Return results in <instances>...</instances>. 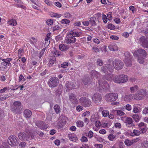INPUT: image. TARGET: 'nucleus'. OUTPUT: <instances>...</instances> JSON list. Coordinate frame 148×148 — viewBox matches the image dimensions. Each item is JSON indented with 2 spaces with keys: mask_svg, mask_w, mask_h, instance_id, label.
I'll return each instance as SVG.
<instances>
[{
  "mask_svg": "<svg viewBox=\"0 0 148 148\" xmlns=\"http://www.w3.org/2000/svg\"><path fill=\"white\" fill-rule=\"evenodd\" d=\"M141 45L145 48H148V38L144 36L141 37L139 39Z\"/></svg>",
  "mask_w": 148,
  "mask_h": 148,
  "instance_id": "11",
  "label": "nucleus"
},
{
  "mask_svg": "<svg viewBox=\"0 0 148 148\" xmlns=\"http://www.w3.org/2000/svg\"><path fill=\"white\" fill-rule=\"evenodd\" d=\"M77 126L78 127H82L84 126V122L81 121H78L76 122Z\"/></svg>",
  "mask_w": 148,
  "mask_h": 148,
  "instance_id": "39",
  "label": "nucleus"
},
{
  "mask_svg": "<svg viewBox=\"0 0 148 148\" xmlns=\"http://www.w3.org/2000/svg\"><path fill=\"white\" fill-rule=\"evenodd\" d=\"M21 103L19 101H16L14 103V112H18L21 109Z\"/></svg>",
  "mask_w": 148,
  "mask_h": 148,
  "instance_id": "14",
  "label": "nucleus"
},
{
  "mask_svg": "<svg viewBox=\"0 0 148 148\" xmlns=\"http://www.w3.org/2000/svg\"><path fill=\"white\" fill-rule=\"evenodd\" d=\"M145 57L139 56L138 59V62L140 64H142L144 62V57Z\"/></svg>",
  "mask_w": 148,
  "mask_h": 148,
  "instance_id": "43",
  "label": "nucleus"
},
{
  "mask_svg": "<svg viewBox=\"0 0 148 148\" xmlns=\"http://www.w3.org/2000/svg\"><path fill=\"white\" fill-rule=\"evenodd\" d=\"M44 2L46 4L49 6H51L53 5L52 2L49 0H45Z\"/></svg>",
  "mask_w": 148,
  "mask_h": 148,
  "instance_id": "60",
  "label": "nucleus"
},
{
  "mask_svg": "<svg viewBox=\"0 0 148 148\" xmlns=\"http://www.w3.org/2000/svg\"><path fill=\"white\" fill-rule=\"evenodd\" d=\"M60 22L63 24L66 25L70 23V21L69 20L66 19H63L60 21Z\"/></svg>",
  "mask_w": 148,
  "mask_h": 148,
  "instance_id": "36",
  "label": "nucleus"
},
{
  "mask_svg": "<svg viewBox=\"0 0 148 148\" xmlns=\"http://www.w3.org/2000/svg\"><path fill=\"white\" fill-rule=\"evenodd\" d=\"M109 111L107 110H103L102 112V116L104 117H106L109 115Z\"/></svg>",
  "mask_w": 148,
  "mask_h": 148,
  "instance_id": "38",
  "label": "nucleus"
},
{
  "mask_svg": "<svg viewBox=\"0 0 148 148\" xmlns=\"http://www.w3.org/2000/svg\"><path fill=\"white\" fill-rule=\"evenodd\" d=\"M8 142L9 145L13 146H15L18 143L16 137L14 136H11L8 138Z\"/></svg>",
  "mask_w": 148,
  "mask_h": 148,
  "instance_id": "4",
  "label": "nucleus"
},
{
  "mask_svg": "<svg viewBox=\"0 0 148 148\" xmlns=\"http://www.w3.org/2000/svg\"><path fill=\"white\" fill-rule=\"evenodd\" d=\"M79 101L85 107H88L91 105V102L90 100L87 98L82 97L79 100Z\"/></svg>",
  "mask_w": 148,
  "mask_h": 148,
  "instance_id": "5",
  "label": "nucleus"
},
{
  "mask_svg": "<svg viewBox=\"0 0 148 148\" xmlns=\"http://www.w3.org/2000/svg\"><path fill=\"white\" fill-rule=\"evenodd\" d=\"M91 74L92 76L96 77V78L98 77L99 75V73L95 70H93L91 71Z\"/></svg>",
  "mask_w": 148,
  "mask_h": 148,
  "instance_id": "32",
  "label": "nucleus"
},
{
  "mask_svg": "<svg viewBox=\"0 0 148 148\" xmlns=\"http://www.w3.org/2000/svg\"><path fill=\"white\" fill-rule=\"evenodd\" d=\"M80 140L82 142H86L88 141V140L87 137L85 136H82Z\"/></svg>",
  "mask_w": 148,
  "mask_h": 148,
  "instance_id": "50",
  "label": "nucleus"
},
{
  "mask_svg": "<svg viewBox=\"0 0 148 148\" xmlns=\"http://www.w3.org/2000/svg\"><path fill=\"white\" fill-rule=\"evenodd\" d=\"M53 23V20L49 19L46 21V23L48 25H51Z\"/></svg>",
  "mask_w": 148,
  "mask_h": 148,
  "instance_id": "47",
  "label": "nucleus"
},
{
  "mask_svg": "<svg viewBox=\"0 0 148 148\" xmlns=\"http://www.w3.org/2000/svg\"><path fill=\"white\" fill-rule=\"evenodd\" d=\"M36 126L42 130H46L48 127V125L43 122L38 121L36 124Z\"/></svg>",
  "mask_w": 148,
  "mask_h": 148,
  "instance_id": "12",
  "label": "nucleus"
},
{
  "mask_svg": "<svg viewBox=\"0 0 148 148\" xmlns=\"http://www.w3.org/2000/svg\"><path fill=\"white\" fill-rule=\"evenodd\" d=\"M125 123L126 124L127 127H130L134 126V124L133 123L132 118L130 117H125Z\"/></svg>",
  "mask_w": 148,
  "mask_h": 148,
  "instance_id": "16",
  "label": "nucleus"
},
{
  "mask_svg": "<svg viewBox=\"0 0 148 148\" xmlns=\"http://www.w3.org/2000/svg\"><path fill=\"white\" fill-rule=\"evenodd\" d=\"M137 55L140 56L145 57L146 55V53L144 50L143 49H139L137 50Z\"/></svg>",
  "mask_w": 148,
  "mask_h": 148,
  "instance_id": "20",
  "label": "nucleus"
},
{
  "mask_svg": "<svg viewBox=\"0 0 148 148\" xmlns=\"http://www.w3.org/2000/svg\"><path fill=\"white\" fill-rule=\"evenodd\" d=\"M76 41V39L75 37L68 35L65 38V42L67 43H74Z\"/></svg>",
  "mask_w": 148,
  "mask_h": 148,
  "instance_id": "13",
  "label": "nucleus"
},
{
  "mask_svg": "<svg viewBox=\"0 0 148 148\" xmlns=\"http://www.w3.org/2000/svg\"><path fill=\"white\" fill-rule=\"evenodd\" d=\"M116 114L119 116L124 115L125 113L121 110H116Z\"/></svg>",
  "mask_w": 148,
  "mask_h": 148,
  "instance_id": "44",
  "label": "nucleus"
},
{
  "mask_svg": "<svg viewBox=\"0 0 148 148\" xmlns=\"http://www.w3.org/2000/svg\"><path fill=\"white\" fill-rule=\"evenodd\" d=\"M31 132L28 129H26L24 132H21L18 134V137L20 140L27 141L29 139H32L34 136H31L30 137Z\"/></svg>",
  "mask_w": 148,
  "mask_h": 148,
  "instance_id": "1",
  "label": "nucleus"
},
{
  "mask_svg": "<svg viewBox=\"0 0 148 148\" xmlns=\"http://www.w3.org/2000/svg\"><path fill=\"white\" fill-rule=\"evenodd\" d=\"M93 133L91 131H90L88 134V136L90 138H92L93 136Z\"/></svg>",
  "mask_w": 148,
  "mask_h": 148,
  "instance_id": "64",
  "label": "nucleus"
},
{
  "mask_svg": "<svg viewBox=\"0 0 148 148\" xmlns=\"http://www.w3.org/2000/svg\"><path fill=\"white\" fill-rule=\"evenodd\" d=\"M133 119L136 122H138L140 119V117L138 114H134L132 116Z\"/></svg>",
  "mask_w": 148,
  "mask_h": 148,
  "instance_id": "40",
  "label": "nucleus"
},
{
  "mask_svg": "<svg viewBox=\"0 0 148 148\" xmlns=\"http://www.w3.org/2000/svg\"><path fill=\"white\" fill-rule=\"evenodd\" d=\"M8 24L11 26H15L17 25V22L14 19H11L7 21Z\"/></svg>",
  "mask_w": 148,
  "mask_h": 148,
  "instance_id": "22",
  "label": "nucleus"
},
{
  "mask_svg": "<svg viewBox=\"0 0 148 148\" xmlns=\"http://www.w3.org/2000/svg\"><path fill=\"white\" fill-rule=\"evenodd\" d=\"M24 53L23 50V49L20 48L18 50V57L19 58H21V56Z\"/></svg>",
  "mask_w": 148,
  "mask_h": 148,
  "instance_id": "45",
  "label": "nucleus"
},
{
  "mask_svg": "<svg viewBox=\"0 0 148 148\" xmlns=\"http://www.w3.org/2000/svg\"><path fill=\"white\" fill-rule=\"evenodd\" d=\"M113 75L109 73L105 75L104 78L108 80H110L112 79V77H113Z\"/></svg>",
  "mask_w": 148,
  "mask_h": 148,
  "instance_id": "30",
  "label": "nucleus"
},
{
  "mask_svg": "<svg viewBox=\"0 0 148 148\" xmlns=\"http://www.w3.org/2000/svg\"><path fill=\"white\" fill-rule=\"evenodd\" d=\"M60 49L62 51H66L69 49V47L63 44H61L59 46Z\"/></svg>",
  "mask_w": 148,
  "mask_h": 148,
  "instance_id": "24",
  "label": "nucleus"
},
{
  "mask_svg": "<svg viewBox=\"0 0 148 148\" xmlns=\"http://www.w3.org/2000/svg\"><path fill=\"white\" fill-rule=\"evenodd\" d=\"M58 83V79L54 77H51L49 79V85L50 87H54L57 86Z\"/></svg>",
  "mask_w": 148,
  "mask_h": 148,
  "instance_id": "9",
  "label": "nucleus"
},
{
  "mask_svg": "<svg viewBox=\"0 0 148 148\" xmlns=\"http://www.w3.org/2000/svg\"><path fill=\"white\" fill-rule=\"evenodd\" d=\"M97 65L99 66H101L103 64V62L100 59H97Z\"/></svg>",
  "mask_w": 148,
  "mask_h": 148,
  "instance_id": "63",
  "label": "nucleus"
},
{
  "mask_svg": "<svg viewBox=\"0 0 148 148\" xmlns=\"http://www.w3.org/2000/svg\"><path fill=\"white\" fill-rule=\"evenodd\" d=\"M11 58H7L6 59H2V60H4L7 63L8 66L10 65L11 64L10 63V61L12 60Z\"/></svg>",
  "mask_w": 148,
  "mask_h": 148,
  "instance_id": "51",
  "label": "nucleus"
},
{
  "mask_svg": "<svg viewBox=\"0 0 148 148\" xmlns=\"http://www.w3.org/2000/svg\"><path fill=\"white\" fill-rule=\"evenodd\" d=\"M56 60L55 59H51L49 60V66H52L55 63Z\"/></svg>",
  "mask_w": 148,
  "mask_h": 148,
  "instance_id": "49",
  "label": "nucleus"
},
{
  "mask_svg": "<svg viewBox=\"0 0 148 148\" xmlns=\"http://www.w3.org/2000/svg\"><path fill=\"white\" fill-rule=\"evenodd\" d=\"M23 114L26 118H29L32 115V112L30 110L27 109L24 111Z\"/></svg>",
  "mask_w": 148,
  "mask_h": 148,
  "instance_id": "21",
  "label": "nucleus"
},
{
  "mask_svg": "<svg viewBox=\"0 0 148 148\" xmlns=\"http://www.w3.org/2000/svg\"><path fill=\"white\" fill-rule=\"evenodd\" d=\"M83 109V108L80 105L76 107V109L78 112H80Z\"/></svg>",
  "mask_w": 148,
  "mask_h": 148,
  "instance_id": "61",
  "label": "nucleus"
},
{
  "mask_svg": "<svg viewBox=\"0 0 148 148\" xmlns=\"http://www.w3.org/2000/svg\"><path fill=\"white\" fill-rule=\"evenodd\" d=\"M107 17L109 20H111L112 18V13L111 12H109L107 15Z\"/></svg>",
  "mask_w": 148,
  "mask_h": 148,
  "instance_id": "52",
  "label": "nucleus"
},
{
  "mask_svg": "<svg viewBox=\"0 0 148 148\" xmlns=\"http://www.w3.org/2000/svg\"><path fill=\"white\" fill-rule=\"evenodd\" d=\"M96 18L94 16L91 17L89 20V23L91 25L93 26H95L96 25V24L95 22Z\"/></svg>",
  "mask_w": 148,
  "mask_h": 148,
  "instance_id": "28",
  "label": "nucleus"
},
{
  "mask_svg": "<svg viewBox=\"0 0 148 148\" xmlns=\"http://www.w3.org/2000/svg\"><path fill=\"white\" fill-rule=\"evenodd\" d=\"M90 80L89 78H84L83 80V83L85 85H88L90 83Z\"/></svg>",
  "mask_w": 148,
  "mask_h": 148,
  "instance_id": "42",
  "label": "nucleus"
},
{
  "mask_svg": "<svg viewBox=\"0 0 148 148\" xmlns=\"http://www.w3.org/2000/svg\"><path fill=\"white\" fill-rule=\"evenodd\" d=\"M94 123H95V126L96 127L100 128L101 125V122L98 120H97Z\"/></svg>",
  "mask_w": 148,
  "mask_h": 148,
  "instance_id": "48",
  "label": "nucleus"
},
{
  "mask_svg": "<svg viewBox=\"0 0 148 148\" xmlns=\"http://www.w3.org/2000/svg\"><path fill=\"white\" fill-rule=\"evenodd\" d=\"M124 143L126 146H130L132 144V140L129 139L125 140L124 141Z\"/></svg>",
  "mask_w": 148,
  "mask_h": 148,
  "instance_id": "37",
  "label": "nucleus"
},
{
  "mask_svg": "<svg viewBox=\"0 0 148 148\" xmlns=\"http://www.w3.org/2000/svg\"><path fill=\"white\" fill-rule=\"evenodd\" d=\"M99 118L98 114L97 112H95L91 116L90 120L92 123H94L98 120Z\"/></svg>",
  "mask_w": 148,
  "mask_h": 148,
  "instance_id": "17",
  "label": "nucleus"
},
{
  "mask_svg": "<svg viewBox=\"0 0 148 148\" xmlns=\"http://www.w3.org/2000/svg\"><path fill=\"white\" fill-rule=\"evenodd\" d=\"M81 35V34L77 32H75L74 30L71 31L69 33V35H70V36L75 37V36H79Z\"/></svg>",
  "mask_w": 148,
  "mask_h": 148,
  "instance_id": "25",
  "label": "nucleus"
},
{
  "mask_svg": "<svg viewBox=\"0 0 148 148\" xmlns=\"http://www.w3.org/2000/svg\"><path fill=\"white\" fill-rule=\"evenodd\" d=\"M138 89V87L136 85H134L130 88V91L131 92L133 93L136 91Z\"/></svg>",
  "mask_w": 148,
  "mask_h": 148,
  "instance_id": "35",
  "label": "nucleus"
},
{
  "mask_svg": "<svg viewBox=\"0 0 148 148\" xmlns=\"http://www.w3.org/2000/svg\"><path fill=\"white\" fill-rule=\"evenodd\" d=\"M92 98L93 101L96 103H99L100 102L101 100V95L98 93L94 94Z\"/></svg>",
  "mask_w": 148,
  "mask_h": 148,
  "instance_id": "15",
  "label": "nucleus"
},
{
  "mask_svg": "<svg viewBox=\"0 0 148 148\" xmlns=\"http://www.w3.org/2000/svg\"><path fill=\"white\" fill-rule=\"evenodd\" d=\"M113 63L114 68L118 70L121 69L123 66V63L120 60H115Z\"/></svg>",
  "mask_w": 148,
  "mask_h": 148,
  "instance_id": "7",
  "label": "nucleus"
},
{
  "mask_svg": "<svg viewBox=\"0 0 148 148\" xmlns=\"http://www.w3.org/2000/svg\"><path fill=\"white\" fill-rule=\"evenodd\" d=\"M145 91L143 90H138L137 92L134 95V96H135L136 94H137V96L138 97H140L141 98L140 99H136V100H140L143 99V96L145 94Z\"/></svg>",
  "mask_w": 148,
  "mask_h": 148,
  "instance_id": "18",
  "label": "nucleus"
},
{
  "mask_svg": "<svg viewBox=\"0 0 148 148\" xmlns=\"http://www.w3.org/2000/svg\"><path fill=\"white\" fill-rule=\"evenodd\" d=\"M128 79L127 76L124 75L115 76L112 79V80L114 82L118 84L124 83L127 82Z\"/></svg>",
  "mask_w": 148,
  "mask_h": 148,
  "instance_id": "2",
  "label": "nucleus"
},
{
  "mask_svg": "<svg viewBox=\"0 0 148 148\" xmlns=\"http://www.w3.org/2000/svg\"><path fill=\"white\" fill-rule=\"evenodd\" d=\"M118 147L116 148H124L125 147V145L123 142H120L118 144Z\"/></svg>",
  "mask_w": 148,
  "mask_h": 148,
  "instance_id": "53",
  "label": "nucleus"
},
{
  "mask_svg": "<svg viewBox=\"0 0 148 148\" xmlns=\"http://www.w3.org/2000/svg\"><path fill=\"white\" fill-rule=\"evenodd\" d=\"M29 42L31 44L35 45L37 42V40L34 37H32L29 39Z\"/></svg>",
  "mask_w": 148,
  "mask_h": 148,
  "instance_id": "33",
  "label": "nucleus"
},
{
  "mask_svg": "<svg viewBox=\"0 0 148 148\" xmlns=\"http://www.w3.org/2000/svg\"><path fill=\"white\" fill-rule=\"evenodd\" d=\"M99 89L102 90L103 89H106L109 87L108 84L106 81H104L103 80L101 79L99 81Z\"/></svg>",
  "mask_w": 148,
  "mask_h": 148,
  "instance_id": "6",
  "label": "nucleus"
},
{
  "mask_svg": "<svg viewBox=\"0 0 148 148\" xmlns=\"http://www.w3.org/2000/svg\"><path fill=\"white\" fill-rule=\"evenodd\" d=\"M125 108L127 110L130 111L132 110V106L130 104H127L125 106Z\"/></svg>",
  "mask_w": 148,
  "mask_h": 148,
  "instance_id": "62",
  "label": "nucleus"
},
{
  "mask_svg": "<svg viewBox=\"0 0 148 148\" xmlns=\"http://www.w3.org/2000/svg\"><path fill=\"white\" fill-rule=\"evenodd\" d=\"M69 99L73 103H76L77 102V101L75 96L72 93H71L69 95Z\"/></svg>",
  "mask_w": 148,
  "mask_h": 148,
  "instance_id": "19",
  "label": "nucleus"
},
{
  "mask_svg": "<svg viewBox=\"0 0 148 148\" xmlns=\"http://www.w3.org/2000/svg\"><path fill=\"white\" fill-rule=\"evenodd\" d=\"M50 15L51 17L56 18H59L62 16L61 14H58L53 12L51 13L50 14Z\"/></svg>",
  "mask_w": 148,
  "mask_h": 148,
  "instance_id": "31",
  "label": "nucleus"
},
{
  "mask_svg": "<svg viewBox=\"0 0 148 148\" xmlns=\"http://www.w3.org/2000/svg\"><path fill=\"white\" fill-rule=\"evenodd\" d=\"M66 86L69 89H70L74 87V85L71 82H68L66 84Z\"/></svg>",
  "mask_w": 148,
  "mask_h": 148,
  "instance_id": "34",
  "label": "nucleus"
},
{
  "mask_svg": "<svg viewBox=\"0 0 148 148\" xmlns=\"http://www.w3.org/2000/svg\"><path fill=\"white\" fill-rule=\"evenodd\" d=\"M69 138L71 141L75 142L78 140V138L74 134H69L68 135Z\"/></svg>",
  "mask_w": 148,
  "mask_h": 148,
  "instance_id": "23",
  "label": "nucleus"
},
{
  "mask_svg": "<svg viewBox=\"0 0 148 148\" xmlns=\"http://www.w3.org/2000/svg\"><path fill=\"white\" fill-rule=\"evenodd\" d=\"M118 98V94L116 93H110L106 94L104 97L105 99L107 102L114 101Z\"/></svg>",
  "mask_w": 148,
  "mask_h": 148,
  "instance_id": "3",
  "label": "nucleus"
},
{
  "mask_svg": "<svg viewBox=\"0 0 148 148\" xmlns=\"http://www.w3.org/2000/svg\"><path fill=\"white\" fill-rule=\"evenodd\" d=\"M108 138L110 140L113 141L116 139V136L112 134H110L108 135Z\"/></svg>",
  "mask_w": 148,
  "mask_h": 148,
  "instance_id": "29",
  "label": "nucleus"
},
{
  "mask_svg": "<svg viewBox=\"0 0 148 148\" xmlns=\"http://www.w3.org/2000/svg\"><path fill=\"white\" fill-rule=\"evenodd\" d=\"M109 49L112 51H116L118 49V47L114 44H112L109 45Z\"/></svg>",
  "mask_w": 148,
  "mask_h": 148,
  "instance_id": "26",
  "label": "nucleus"
},
{
  "mask_svg": "<svg viewBox=\"0 0 148 148\" xmlns=\"http://www.w3.org/2000/svg\"><path fill=\"white\" fill-rule=\"evenodd\" d=\"M18 80L19 82H24L25 80V79L23 75H21L19 76Z\"/></svg>",
  "mask_w": 148,
  "mask_h": 148,
  "instance_id": "54",
  "label": "nucleus"
},
{
  "mask_svg": "<svg viewBox=\"0 0 148 148\" xmlns=\"http://www.w3.org/2000/svg\"><path fill=\"white\" fill-rule=\"evenodd\" d=\"M124 62L125 64L127 66H130L132 65L131 61L128 59H125Z\"/></svg>",
  "mask_w": 148,
  "mask_h": 148,
  "instance_id": "41",
  "label": "nucleus"
},
{
  "mask_svg": "<svg viewBox=\"0 0 148 148\" xmlns=\"http://www.w3.org/2000/svg\"><path fill=\"white\" fill-rule=\"evenodd\" d=\"M140 134V132L139 130H134L132 132H131L130 133V135L132 136H139Z\"/></svg>",
  "mask_w": 148,
  "mask_h": 148,
  "instance_id": "27",
  "label": "nucleus"
},
{
  "mask_svg": "<svg viewBox=\"0 0 148 148\" xmlns=\"http://www.w3.org/2000/svg\"><path fill=\"white\" fill-rule=\"evenodd\" d=\"M54 109L56 113H58L60 112V108L57 105H56L54 107Z\"/></svg>",
  "mask_w": 148,
  "mask_h": 148,
  "instance_id": "46",
  "label": "nucleus"
},
{
  "mask_svg": "<svg viewBox=\"0 0 148 148\" xmlns=\"http://www.w3.org/2000/svg\"><path fill=\"white\" fill-rule=\"evenodd\" d=\"M90 114V112L88 111H87L83 113L82 114V116L83 117L89 116Z\"/></svg>",
  "mask_w": 148,
  "mask_h": 148,
  "instance_id": "55",
  "label": "nucleus"
},
{
  "mask_svg": "<svg viewBox=\"0 0 148 148\" xmlns=\"http://www.w3.org/2000/svg\"><path fill=\"white\" fill-rule=\"evenodd\" d=\"M113 67L110 64L104 65L102 68L101 70L104 73H108L113 71Z\"/></svg>",
  "mask_w": 148,
  "mask_h": 148,
  "instance_id": "8",
  "label": "nucleus"
},
{
  "mask_svg": "<svg viewBox=\"0 0 148 148\" xmlns=\"http://www.w3.org/2000/svg\"><path fill=\"white\" fill-rule=\"evenodd\" d=\"M137 95L136 94L135 96H134L132 94L126 95L124 97V99L126 101H130L132 99H140L141 98L140 97H138Z\"/></svg>",
  "mask_w": 148,
  "mask_h": 148,
  "instance_id": "10",
  "label": "nucleus"
},
{
  "mask_svg": "<svg viewBox=\"0 0 148 148\" xmlns=\"http://www.w3.org/2000/svg\"><path fill=\"white\" fill-rule=\"evenodd\" d=\"M60 27L59 25H56L53 27V31H55L59 30Z\"/></svg>",
  "mask_w": 148,
  "mask_h": 148,
  "instance_id": "58",
  "label": "nucleus"
},
{
  "mask_svg": "<svg viewBox=\"0 0 148 148\" xmlns=\"http://www.w3.org/2000/svg\"><path fill=\"white\" fill-rule=\"evenodd\" d=\"M53 53L54 54V55L56 56H59L61 55V52L57 50H56L54 51L53 52Z\"/></svg>",
  "mask_w": 148,
  "mask_h": 148,
  "instance_id": "59",
  "label": "nucleus"
},
{
  "mask_svg": "<svg viewBox=\"0 0 148 148\" xmlns=\"http://www.w3.org/2000/svg\"><path fill=\"white\" fill-rule=\"evenodd\" d=\"M102 19L104 23H106L107 22V20L108 19L106 15L104 14H102Z\"/></svg>",
  "mask_w": 148,
  "mask_h": 148,
  "instance_id": "56",
  "label": "nucleus"
},
{
  "mask_svg": "<svg viewBox=\"0 0 148 148\" xmlns=\"http://www.w3.org/2000/svg\"><path fill=\"white\" fill-rule=\"evenodd\" d=\"M129 9L131 10L133 13H134L136 11V9L133 6H131L129 8Z\"/></svg>",
  "mask_w": 148,
  "mask_h": 148,
  "instance_id": "57",
  "label": "nucleus"
}]
</instances>
